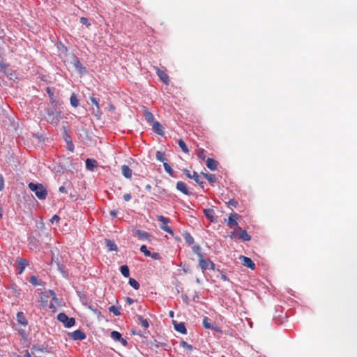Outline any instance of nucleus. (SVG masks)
Instances as JSON below:
<instances>
[{"label":"nucleus","mask_w":357,"mask_h":357,"mask_svg":"<svg viewBox=\"0 0 357 357\" xmlns=\"http://www.w3.org/2000/svg\"><path fill=\"white\" fill-rule=\"evenodd\" d=\"M122 174L127 178H130L132 176V170L130 167L126 165L121 166Z\"/></svg>","instance_id":"nucleus-18"},{"label":"nucleus","mask_w":357,"mask_h":357,"mask_svg":"<svg viewBox=\"0 0 357 357\" xmlns=\"http://www.w3.org/2000/svg\"><path fill=\"white\" fill-rule=\"evenodd\" d=\"M204 176L208 180L209 183H214L216 181L215 175L203 173Z\"/></svg>","instance_id":"nucleus-29"},{"label":"nucleus","mask_w":357,"mask_h":357,"mask_svg":"<svg viewBox=\"0 0 357 357\" xmlns=\"http://www.w3.org/2000/svg\"><path fill=\"white\" fill-rule=\"evenodd\" d=\"M29 188L39 199H46L47 192L43 185L31 182L29 183Z\"/></svg>","instance_id":"nucleus-1"},{"label":"nucleus","mask_w":357,"mask_h":357,"mask_svg":"<svg viewBox=\"0 0 357 357\" xmlns=\"http://www.w3.org/2000/svg\"><path fill=\"white\" fill-rule=\"evenodd\" d=\"M163 166H164V168H165V170L171 176H173V170L171 167V166L167 163V162H164L163 163Z\"/></svg>","instance_id":"nucleus-36"},{"label":"nucleus","mask_w":357,"mask_h":357,"mask_svg":"<svg viewBox=\"0 0 357 357\" xmlns=\"http://www.w3.org/2000/svg\"><path fill=\"white\" fill-rule=\"evenodd\" d=\"M109 109H110L111 110H114V105H109Z\"/></svg>","instance_id":"nucleus-59"},{"label":"nucleus","mask_w":357,"mask_h":357,"mask_svg":"<svg viewBox=\"0 0 357 357\" xmlns=\"http://www.w3.org/2000/svg\"><path fill=\"white\" fill-rule=\"evenodd\" d=\"M46 119L48 122L56 124L61 119L60 112L54 109H48Z\"/></svg>","instance_id":"nucleus-2"},{"label":"nucleus","mask_w":357,"mask_h":357,"mask_svg":"<svg viewBox=\"0 0 357 357\" xmlns=\"http://www.w3.org/2000/svg\"><path fill=\"white\" fill-rule=\"evenodd\" d=\"M123 346H126L127 344V341L126 339L121 337V340H119Z\"/></svg>","instance_id":"nucleus-54"},{"label":"nucleus","mask_w":357,"mask_h":357,"mask_svg":"<svg viewBox=\"0 0 357 357\" xmlns=\"http://www.w3.org/2000/svg\"><path fill=\"white\" fill-rule=\"evenodd\" d=\"M2 217V208L0 207V218Z\"/></svg>","instance_id":"nucleus-61"},{"label":"nucleus","mask_w":357,"mask_h":357,"mask_svg":"<svg viewBox=\"0 0 357 357\" xmlns=\"http://www.w3.org/2000/svg\"><path fill=\"white\" fill-rule=\"evenodd\" d=\"M129 284L136 290L139 289L140 287L139 283L133 278L129 279Z\"/></svg>","instance_id":"nucleus-26"},{"label":"nucleus","mask_w":357,"mask_h":357,"mask_svg":"<svg viewBox=\"0 0 357 357\" xmlns=\"http://www.w3.org/2000/svg\"><path fill=\"white\" fill-rule=\"evenodd\" d=\"M138 319L139 321H140V324H141V326L144 328H147L149 326V322L146 319H144L142 316H139L138 317Z\"/></svg>","instance_id":"nucleus-30"},{"label":"nucleus","mask_w":357,"mask_h":357,"mask_svg":"<svg viewBox=\"0 0 357 357\" xmlns=\"http://www.w3.org/2000/svg\"><path fill=\"white\" fill-rule=\"evenodd\" d=\"M192 251L195 254L197 255L199 257V259H201V257H203L202 253H201V247L199 245H195L192 247Z\"/></svg>","instance_id":"nucleus-25"},{"label":"nucleus","mask_w":357,"mask_h":357,"mask_svg":"<svg viewBox=\"0 0 357 357\" xmlns=\"http://www.w3.org/2000/svg\"><path fill=\"white\" fill-rule=\"evenodd\" d=\"M17 321L21 325L26 326L27 324V321H26V318L24 317L23 312H17Z\"/></svg>","instance_id":"nucleus-22"},{"label":"nucleus","mask_w":357,"mask_h":357,"mask_svg":"<svg viewBox=\"0 0 357 357\" xmlns=\"http://www.w3.org/2000/svg\"><path fill=\"white\" fill-rule=\"evenodd\" d=\"M28 265V261L26 259H20L18 260V273L21 274L24 270L25 269V267Z\"/></svg>","instance_id":"nucleus-21"},{"label":"nucleus","mask_w":357,"mask_h":357,"mask_svg":"<svg viewBox=\"0 0 357 357\" xmlns=\"http://www.w3.org/2000/svg\"><path fill=\"white\" fill-rule=\"evenodd\" d=\"M120 271H121V274L124 277L128 278L129 276L130 273H129V268H128V266H126V265L121 266L120 268Z\"/></svg>","instance_id":"nucleus-27"},{"label":"nucleus","mask_w":357,"mask_h":357,"mask_svg":"<svg viewBox=\"0 0 357 357\" xmlns=\"http://www.w3.org/2000/svg\"><path fill=\"white\" fill-rule=\"evenodd\" d=\"M197 157L201 160H204L206 158L205 151L202 149H199L197 151Z\"/></svg>","instance_id":"nucleus-39"},{"label":"nucleus","mask_w":357,"mask_h":357,"mask_svg":"<svg viewBox=\"0 0 357 357\" xmlns=\"http://www.w3.org/2000/svg\"><path fill=\"white\" fill-rule=\"evenodd\" d=\"M117 215V211H110V215L113 218L116 217Z\"/></svg>","instance_id":"nucleus-55"},{"label":"nucleus","mask_w":357,"mask_h":357,"mask_svg":"<svg viewBox=\"0 0 357 357\" xmlns=\"http://www.w3.org/2000/svg\"><path fill=\"white\" fill-rule=\"evenodd\" d=\"M176 189L183 193L184 195H189V190L186 186V184L183 181H178L176 183Z\"/></svg>","instance_id":"nucleus-16"},{"label":"nucleus","mask_w":357,"mask_h":357,"mask_svg":"<svg viewBox=\"0 0 357 357\" xmlns=\"http://www.w3.org/2000/svg\"><path fill=\"white\" fill-rule=\"evenodd\" d=\"M179 147L182 149V151L185 153H188L189 150L185 144V143L182 140L180 139L178 142Z\"/></svg>","instance_id":"nucleus-32"},{"label":"nucleus","mask_w":357,"mask_h":357,"mask_svg":"<svg viewBox=\"0 0 357 357\" xmlns=\"http://www.w3.org/2000/svg\"><path fill=\"white\" fill-rule=\"evenodd\" d=\"M57 266H58L59 269L61 271V273H63V271L61 270V268L60 267V265L59 264H57Z\"/></svg>","instance_id":"nucleus-62"},{"label":"nucleus","mask_w":357,"mask_h":357,"mask_svg":"<svg viewBox=\"0 0 357 357\" xmlns=\"http://www.w3.org/2000/svg\"><path fill=\"white\" fill-rule=\"evenodd\" d=\"M40 298L42 302L47 303L49 296L45 294H41Z\"/></svg>","instance_id":"nucleus-45"},{"label":"nucleus","mask_w":357,"mask_h":357,"mask_svg":"<svg viewBox=\"0 0 357 357\" xmlns=\"http://www.w3.org/2000/svg\"><path fill=\"white\" fill-rule=\"evenodd\" d=\"M6 66L5 64L0 63V77L3 75H6Z\"/></svg>","instance_id":"nucleus-40"},{"label":"nucleus","mask_w":357,"mask_h":357,"mask_svg":"<svg viewBox=\"0 0 357 357\" xmlns=\"http://www.w3.org/2000/svg\"><path fill=\"white\" fill-rule=\"evenodd\" d=\"M169 316H170L171 317H174V312L170 311V312H169Z\"/></svg>","instance_id":"nucleus-60"},{"label":"nucleus","mask_w":357,"mask_h":357,"mask_svg":"<svg viewBox=\"0 0 357 357\" xmlns=\"http://www.w3.org/2000/svg\"><path fill=\"white\" fill-rule=\"evenodd\" d=\"M4 188V180L3 176L0 174V191Z\"/></svg>","instance_id":"nucleus-48"},{"label":"nucleus","mask_w":357,"mask_h":357,"mask_svg":"<svg viewBox=\"0 0 357 357\" xmlns=\"http://www.w3.org/2000/svg\"><path fill=\"white\" fill-rule=\"evenodd\" d=\"M156 73L160 79L167 85L169 84V77L166 73L165 69H160L158 67H155Z\"/></svg>","instance_id":"nucleus-8"},{"label":"nucleus","mask_w":357,"mask_h":357,"mask_svg":"<svg viewBox=\"0 0 357 357\" xmlns=\"http://www.w3.org/2000/svg\"><path fill=\"white\" fill-rule=\"evenodd\" d=\"M174 329L182 334L187 333V330L183 323L181 322L174 324Z\"/></svg>","instance_id":"nucleus-20"},{"label":"nucleus","mask_w":357,"mask_h":357,"mask_svg":"<svg viewBox=\"0 0 357 357\" xmlns=\"http://www.w3.org/2000/svg\"><path fill=\"white\" fill-rule=\"evenodd\" d=\"M206 166L207 167L212 170V171H214L217 169V167H218V162L217 161H215V160L212 159V158H208L206 160Z\"/></svg>","instance_id":"nucleus-17"},{"label":"nucleus","mask_w":357,"mask_h":357,"mask_svg":"<svg viewBox=\"0 0 357 357\" xmlns=\"http://www.w3.org/2000/svg\"><path fill=\"white\" fill-rule=\"evenodd\" d=\"M106 245L109 251H116L117 250L116 245L111 240H106Z\"/></svg>","instance_id":"nucleus-24"},{"label":"nucleus","mask_w":357,"mask_h":357,"mask_svg":"<svg viewBox=\"0 0 357 357\" xmlns=\"http://www.w3.org/2000/svg\"><path fill=\"white\" fill-rule=\"evenodd\" d=\"M96 165V161L93 159L88 158L86 160V167L89 170H93Z\"/></svg>","instance_id":"nucleus-23"},{"label":"nucleus","mask_w":357,"mask_h":357,"mask_svg":"<svg viewBox=\"0 0 357 357\" xmlns=\"http://www.w3.org/2000/svg\"><path fill=\"white\" fill-rule=\"evenodd\" d=\"M234 231L231 232L230 234V238H236L237 235H238V232L236 231V227L233 228Z\"/></svg>","instance_id":"nucleus-46"},{"label":"nucleus","mask_w":357,"mask_h":357,"mask_svg":"<svg viewBox=\"0 0 357 357\" xmlns=\"http://www.w3.org/2000/svg\"><path fill=\"white\" fill-rule=\"evenodd\" d=\"M181 346L185 349L190 350V351H191L192 349V346L189 344L188 343H187L185 341L181 342Z\"/></svg>","instance_id":"nucleus-42"},{"label":"nucleus","mask_w":357,"mask_h":357,"mask_svg":"<svg viewBox=\"0 0 357 357\" xmlns=\"http://www.w3.org/2000/svg\"><path fill=\"white\" fill-rule=\"evenodd\" d=\"M73 144L70 142V144H69V147H68V149H69V150H70L71 151H73Z\"/></svg>","instance_id":"nucleus-57"},{"label":"nucleus","mask_w":357,"mask_h":357,"mask_svg":"<svg viewBox=\"0 0 357 357\" xmlns=\"http://www.w3.org/2000/svg\"><path fill=\"white\" fill-rule=\"evenodd\" d=\"M80 22L82 24H84L87 26H89L90 25V23L89 22L88 20L85 17H81L80 19Z\"/></svg>","instance_id":"nucleus-47"},{"label":"nucleus","mask_w":357,"mask_h":357,"mask_svg":"<svg viewBox=\"0 0 357 357\" xmlns=\"http://www.w3.org/2000/svg\"><path fill=\"white\" fill-rule=\"evenodd\" d=\"M29 282L31 283L34 286L38 285V278L34 275H33L30 278Z\"/></svg>","instance_id":"nucleus-43"},{"label":"nucleus","mask_w":357,"mask_h":357,"mask_svg":"<svg viewBox=\"0 0 357 357\" xmlns=\"http://www.w3.org/2000/svg\"><path fill=\"white\" fill-rule=\"evenodd\" d=\"M126 301H127V302H128L130 305L132 304V303H133V302H134V301H133L131 298H129V297H127Z\"/></svg>","instance_id":"nucleus-56"},{"label":"nucleus","mask_w":357,"mask_h":357,"mask_svg":"<svg viewBox=\"0 0 357 357\" xmlns=\"http://www.w3.org/2000/svg\"><path fill=\"white\" fill-rule=\"evenodd\" d=\"M68 336L73 340H82L86 338L85 333L80 330H76L72 333H69Z\"/></svg>","instance_id":"nucleus-6"},{"label":"nucleus","mask_w":357,"mask_h":357,"mask_svg":"<svg viewBox=\"0 0 357 357\" xmlns=\"http://www.w3.org/2000/svg\"><path fill=\"white\" fill-rule=\"evenodd\" d=\"M72 63L73 66L75 68V69L80 73L84 74L86 73V68L82 66V64L80 63V61L78 60L77 58H74Z\"/></svg>","instance_id":"nucleus-12"},{"label":"nucleus","mask_w":357,"mask_h":357,"mask_svg":"<svg viewBox=\"0 0 357 357\" xmlns=\"http://www.w3.org/2000/svg\"><path fill=\"white\" fill-rule=\"evenodd\" d=\"M239 218H240V215L238 214H237L236 213H231L228 218V226L230 228L238 227L236 220H238Z\"/></svg>","instance_id":"nucleus-10"},{"label":"nucleus","mask_w":357,"mask_h":357,"mask_svg":"<svg viewBox=\"0 0 357 357\" xmlns=\"http://www.w3.org/2000/svg\"><path fill=\"white\" fill-rule=\"evenodd\" d=\"M203 325L206 328H211V326L208 318L204 317L203 319Z\"/></svg>","instance_id":"nucleus-41"},{"label":"nucleus","mask_w":357,"mask_h":357,"mask_svg":"<svg viewBox=\"0 0 357 357\" xmlns=\"http://www.w3.org/2000/svg\"><path fill=\"white\" fill-rule=\"evenodd\" d=\"M123 199H124V200H125L126 202H128V201H130V200L131 199V195H130V194H128V193L125 194V195H123Z\"/></svg>","instance_id":"nucleus-50"},{"label":"nucleus","mask_w":357,"mask_h":357,"mask_svg":"<svg viewBox=\"0 0 357 357\" xmlns=\"http://www.w3.org/2000/svg\"><path fill=\"white\" fill-rule=\"evenodd\" d=\"M121 334L117 331H112L111 333V337L115 341H119L121 340Z\"/></svg>","instance_id":"nucleus-34"},{"label":"nucleus","mask_w":357,"mask_h":357,"mask_svg":"<svg viewBox=\"0 0 357 357\" xmlns=\"http://www.w3.org/2000/svg\"><path fill=\"white\" fill-rule=\"evenodd\" d=\"M135 234L140 239L151 241V236L146 231L137 229L135 231Z\"/></svg>","instance_id":"nucleus-14"},{"label":"nucleus","mask_w":357,"mask_h":357,"mask_svg":"<svg viewBox=\"0 0 357 357\" xmlns=\"http://www.w3.org/2000/svg\"><path fill=\"white\" fill-rule=\"evenodd\" d=\"M240 259L242 260V264L243 266L252 270L255 269V264L250 258L245 256H241Z\"/></svg>","instance_id":"nucleus-13"},{"label":"nucleus","mask_w":357,"mask_h":357,"mask_svg":"<svg viewBox=\"0 0 357 357\" xmlns=\"http://www.w3.org/2000/svg\"><path fill=\"white\" fill-rule=\"evenodd\" d=\"M59 191L61 193H67V190L64 186H61L59 189Z\"/></svg>","instance_id":"nucleus-52"},{"label":"nucleus","mask_w":357,"mask_h":357,"mask_svg":"<svg viewBox=\"0 0 357 357\" xmlns=\"http://www.w3.org/2000/svg\"><path fill=\"white\" fill-rule=\"evenodd\" d=\"M109 311L110 312H112V313H113L114 315H116V316H119V315H120V314H121V312H120V311H119V308H118V307H116V306H114V305H112V306H110V307H109Z\"/></svg>","instance_id":"nucleus-33"},{"label":"nucleus","mask_w":357,"mask_h":357,"mask_svg":"<svg viewBox=\"0 0 357 357\" xmlns=\"http://www.w3.org/2000/svg\"><path fill=\"white\" fill-rule=\"evenodd\" d=\"M199 265L203 272L207 269H215L214 263L209 259H204V257H201V259L199 260Z\"/></svg>","instance_id":"nucleus-4"},{"label":"nucleus","mask_w":357,"mask_h":357,"mask_svg":"<svg viewBox=\"0 0 357 357\" xmlns=\"http://www.w3.org/2000/svg\"><path fill=\"white\" fill-rule=\"evenodd\" d=\"M140 251L144 254L145 256L149 257L151 255V252L147 250L146 245H143L140 248Z\"/></svg>","instance_id":"nucleus-38"},{"label":"nucleus","mask_w":357,"mask_h":357,"mask_svg":"<svg viewBox=\"0 0 357 357\" xmlns=\"http://www.w3.org/2000/svg\"><path fill=\"white\" fill-rule=\"evenodd\" d=\"M57 319L67 328L72 327L75 323L74 318H69L65 313H59L57 316Z\"/></svg>","instance_id":"nucleus-3"},{"label":"nucleus","mask_w":357,"mask_h":357,"mask_svg":"<svg viewBox=\"0 0 357 357\" xmlns=\"http://www.w3.org/2000/svg\"><path fill=\"white\" fill-rule=\"evenodd\" d=\"M25 356L26 357H31V354L28 351H26V354H25Z\"/></svg>","instance_id":"nucleus-58"},{"label":"nucleus","mask_w":357,"mask_h":357,"mask_svg":"<svg viewBox=\"0 0 357 357\" xmlns=\"http://www.w3.org/2000/svg\"><path fill=\"white\" fill-rule=\"evenodd\" d=\"M144 117L147 122H153L154 120V116L152 113L146 111L144 113Z\"/></svg>","instance_id":"nucleus-31"},{"label":"nucleus","mask_w":357,"mask_h":357,"mask_svg":"<svg viewBox=\"0 0 357 357\" xmlns=\"http://www.w3.org/2000/svg\"><path fill=\"white\" fill-rule=\"evenodd\" d=\"M70 105L74 107H77L79 105V100L75 94H73L70 96Z\"/></svg>","instance_id":"nucleus-28"},{"label":"nucleus","mask_w":357,"mask_h":357,"mask_svg":"<svg viewBox=\"0 0 357 357\" xmlns=\"http://www.w3.org/2000/svg\"><path fill=\"white\" fill-rule=\"evenodd\" d=\"M155 157H156V159L158 160V161H160V162H162L163 163L165 162V155H164V153H162L161 151H158L156 152V155H155Z\"/></svg>","instance_id":"nucleus-35"},{"label":"nucleus","mask_w":357,"mask_h":357,"mask_svg":"<svg viewBox=\"0 0 357 357\" xmlns=\"http://www.w3.org/2000/svg\"><path fill=\"white\" fill-rule=\"evenodd\" d=\"M150 257L154 259H158L160 258V255L157 252L151 253Z\"/></svg>","instance_id":"nucleus-51"},{"label":"nucleus","mask_w":357,"mask_h":357,"mask_svg":"<svg viewBox=\"0 0 357 357\" xmlns=\"http://www.w3.org/2000/svg\"><path fill=\"white\" fill-rule=\"evenodd\" d=\"M184 238L187 243L191 245L194 243V238L190 234H185Z\"/></svg>","instance_id":"nucleus-37"},{"label":"nucleus","mask_w":357,"mask_h":357,"mask_svg":"<svg viewBox=\"0 0 357 357\" xmlns=\"http://www.w3.org/2000/svg\"><path fill=\"white\" fill-rule=\"evenodd\" d=\"M90 100L93 105V107H92V113L97 116L98 119L100 118L102 113L100 112V105H99V100L95 98L93 96L90 97Z\"/></svg>","instance_id":"nucleus-5"},{"label":"nucleus","mask_w":357,"mask_h":357,"mask_svg":"<svg viewBox=\"0 0 357 357\" xmlns=\"http://www.w3.org/2000/svg\"><path fill=\"white\" fill-rule=\"evenodd\" d=\"M60 220V218L57 215H54L50 220L52 223L58 222Z\"/></svg>","instance_id":"nucleus-49"},{"label":"nucleus","mask_w":357,"mask_h":357,"mask_svg":"<svg viewBox=\"0 0 357 357\" xmlns=\"http://www.w3.org/2000/svg\"><path fill=\"white\" fill-rule=\"evenodd\" d=\"M48 293L50 294V296H52V300L55 302V303H58V298H56V294L54 293V291L53 290H49L48 291Z\"/></svg>","instance_id":"nucleus-44"},{"label":"nucleus","mask_w":357,"mask_h":357,"mask_svg":"<svg viewBox=\"0 0 357 357\" xmlns=\"http://www.w3.org/2000/svg\"><path fill=\"white\" fill-rule=\"evenodd\" d=\"M153 130L155 133H157L160 135H163V128H162V126L160 125V123L158 121L153 122Z\"/></svg>","instance_id":"nucleus-19"},{"label":"nucleus","mask_w":357,"mask_h":357,"mask_svg":"<svg viewBox=\"0 0 357 357\" xmlns=\"http://www.w3.org/2000/svg\"><path fill=\"white\" fill-rule=\"evenodd\" d=\"M236 231L238 232L239 238L243 241H249L251 239V236L248 234L245 230H242L240 227H236Z\"/></svg>","instance_id":"nucleus-11"},{"label":"nucleus","mask_w":357,"mask_h":357,"mask_svg":"<svg viewBox=\"0 0 357 357\" xmlns=\"http://www.w3.org/2000/svg\"><path fill=\"white\" fill-rule=\"evenodd\" d=\"M229 204L231 205V206H236L237 205V202L235 201L234 199H231V200L229 201Z\"/></svg>","instance_id":"nucleus-53"},{"label":"nucleus","mask_w":357,"mask_h":357,"mask_svg":"<svg viewBox=\"0 0 357 357\" xmlns=\"http://www.w3.org/2000/svg\"><path fill=\"white\" fill-rule=\"evenodd\" d=\"M184 173L187 176L188 178L193 179L196 183H197L199 185H201L202 188L204 187V182L202 181L199 178V176L196 172H194L192 174L190 172L189 170L187 169H185Z\"/></svg>","instance_id":"nucleus-9"},{"label":"nucleus","mask_w":357,"mask_h":357,"mask_svg":"<svg viewBox=\"0 0 357 357\" xmlns=\"http://www.w3.org/2000/svg\"><path fill=\"white\" fill-rule=\"evenodd\" d=\"M158 220L159 221H160L161 222H162V225L160 226V228L162 230L165 231L166 232H167L170 234H173V231L171 229V228L167 226V223L169 222L168 218H167L162 215H159V216H158Z\"/></svg>","instance_id":"nucleus-7"},{"label":"nucleus","mask_w":357,"mask_h":357,"mask_svg":"<svg viewBox=\"0 0 357 357\" xmlns=\"http://www.w3.org/2000/svg\"><path fill=\"white\" fill-rule=\"evenodd\" d=\"M204 213L205 216L210 220L211 222H216V218L215 217V211L212 208H206L204 210Z\"/></svg>","instance_id":"nucleus-15"}]
</instances>
